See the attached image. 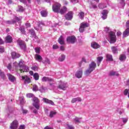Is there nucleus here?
<instances>
[{"instance_id": "nucleus-1", "label": "nucleus", "mask_w": 129, "mask_h": 129, "mask_svg": "<svg viewBox=\"0 0 129 129\" xmlns=\"http://www.w3.org/2000/svg\"><path fill=\"white\" fill-rule=\"evenodd\" d=\"M95 68H96V63L95 62H91V63L89 65V68L85 72V75H89L91 72L94 71Z\"/></svg>"}, {"instance_id": "nucleus-2", "label": "nucleus", "mask_w": 129, "mask_h": 129, "mask_svg": "<svg viewBox=\"0 0 129 129\" xmlns=\"http://www.w3.org/2000/svg\"><path fill=\"white\" fill-rule=\"evenodd\" d=\"M23 18L21 16L17 17L15 16L14 19L12 21H6V24H8L9 25H12V24H16V23H18L19 26H21V23L22 22V19Z\"/></svg>"}, {"instance_id": "nucleus-3", "label": "nucleus", "mask_w": 129, "mask_h": 129, "mask_svg": "<svg viewBox=\"0 0 129 129\" xmlns=\"http://www.w3.org/2000/svg\"><path fill=\"white\" fill-rule=\"evenodd\" d=\"M108 37L110 44H114V43L116 42L115 32H114L113 31L109 32Z\"/></svg>"}, {"instance_id": "nucleus-4", "label": "nucleus", "mask_w": 129, "mask_h": 129, "mask_svg": "<svg viewBox=\"0 0 129 129\" xmlns=\"http://www.w3.org/2000/svg\"><path fill=\"white\" fill-rule=\"evenodd\" d=\"M42 82H49V85L50 86H52V88L53 89L54 87H53V86H54V83H53V82H55V81H54V79L51 78H49V77H44L42 78Z\"/></svg>"}, {"instance_id": "nucleus-5", "label": "nucleus", "mask_w": 129, "mask_h": 129, "mask_svg": "<svg viewBox=\"0 0 129 129\" xmlns=\"http://www.w3.org/2000/svg\"><path fill=\"white\" fill-rule=\"evenodd\" d=\"M61 9V4L56 3L52 6V10L54 13H59Z\"/></svg>"}, {"instance_id": "nucleus-6", "label": "nucleus", "mask_w": 129, "mask_h": 129, "mask_svg": "<svg viewBox=\"0 0 129 129\" xmlns=\"http://www.w3.org/2000/svg\"><path fill=\"white\" fill-rule=\"evenodd\" d=\"M89 26V24L86 22L82 23L79 28V31L80 33H83V32H84V29H85V28H87Z\"/></svg>"}, {"instance_id": "nucleus-7", "label": "nucleus", "mask_w": 129, "mask_h": 129, "mask_svg": "<svg viewBox=\"0 0 129 129\" xmlns=\"http://www.w3.org/2000/svg\"><path fill=\"white\" fill-rule=\"evenodd\" d=\"M76 41V37L74 36H69L67 38V42L69 44H74Z\"/></svg>"}, {"instance_id": "nucleus-8", "label": "nucleus", "mask_w": 129, "mask_h": 129, "mask_svg": "<svg viewBox=\"0 0 129 129\" xmlns=\"http://www.w3.org/2000/svg\"><path fill=\"white\" fill-rule=\"evenodd\" d=\"M18 43L21 49H22V50H23V51H26L27 47L26 46V43H25V42L22 40H19L18 41Z\"/></svg>"}, {"instance_id": "nucleus-9", "label": "nucleus", "mask_w": 129, "mask_h": 129, "mask_svg": "<svg viewBox=\"0 0 129 129\" xmlns=\"http://www.w3.org/2000/svg\"><path fill=\"white\" fill-rule=\"evenodd\" d=\"M126 26L127 29L123 32V37H127V36H129V21L126 22Z\"/></svg>"}, {"instance_id": "nucleus-10", "label": "nucleus", "mask_w": 129, "mask_h": 129, "mask_svg": "<svg viewBox=\"0 0 129 129\" xmlns=\"http://www.w3.org/2000/svg\"><path fill=\"white\" fill-rule=\"evenodd\" d=\"M18 126H19V122H18V120H15L11 124L10 128H11V129H17V128H18Z\"/></svg>"}, {"instance_id": "nucleus-11", "label": "nucleus", "mask_w": 129, "mask_h": 129, "mask_svg": "<svg viewBox=\"0 0 129 129\" xmlns=\"http://www.w3.org/2000/svg\"><path fill=\"white\" fill-rule=\"evenodd\" d=\"M67 87L66 86V83L60 82L59 85L57 86V89L61 90H66Z\"/></svg>"}, {"instance_id": "nucleus-12", "label": "nucleus", "mask_w": 129, "mask_h": 129, "mask_svg": "<svg viewBox=\"0 0 129 129\" xmlns=\"http://www.w3.org/2000/svg\"><path fill=\"white\" fill-rule=\"evenodd\" d=\"M66 20L71 21L73 18V12L72 11L69 12L65 16Z\"/></svg>"}, {"instance_id": "nucleus-13", "label": "nucleus", "mask_w": 129, "mask_h": 129, "mask_svg": "<svg viewBox=\"0 0 129 129\" xmlns=\"http://www.w3.org/2000/svg\"><path fill=\"white\" fill-rule=\"evenodd\" d=\"M21 78L24 80V84H29L31 83V79L27 76H22Z\"/></svg>"}, {"instance_id": "nucleus-14", "label": "nucleus", "mask_w": 129, "mask_h": 129, "mask_svg": "<svg viewBox=\"0 0 129 129\" xmlns=\"http://www.w3.org/2000/svg\"><path fill=\"white\" fill-rule=\"evenodd\" d=\"M108 14V11L106 10H104L102 11L101 14H102V19L103 20H105L107 18V14Z\"/></svg>"}, {"instance_id": "nucleus-15", "label": "nucleus", "mask_w": 129, "mask_h": 129, "mask_svg": "<svg viewBox=\"0 0 129 129\" xmlns=\"http://www.w3.org/2000/svg\"><path fill=\"white\" fill-rule=\"evenodd\" d=\"M43 102L47 103V104H51V105H54V102L51 100H49L46 98H43L42 99Z\"/></svg>"}, {"instance_id": "nucleus-16", "label": "nucleus", "mask_w": 129, "mask_h": 129, "mask_svg": "<svg viewBox=\"0 0 129 129\" xmlns=\"http://www.w3.org/2000/svg\"><path fill=\"white\" fill-rule=\"evenodd\" d=\"M43 102L47 103V104H51V105H54V102L51 100H49L46 98H43L42 99Z\"/></svg>"}, {"instance_id": "nucleus-17", "label": "nucleus", "mask_w": 129, "mask_h": 129, "mask_svg": "<svg viewBox=\"0 0 129 129\" xmlns=\"http://www.w3.org/2000/svg\"><path fill=\"white\" fill-rule=\"evenodd\" d=\"M11 55L13 59H17L18 58H20L21 57V54L18 53H17L15 51H13L11 53Z\"/></svg>"}, {"instance_id": "nucleus-18", "label": "nucleus", "mask_w": 129, "mask_h": 129, "mask_svg": "<svg viewBox=\"0 0 129 129\" xmlns=\"http://www.w3.org/2000/svg\"><path fill=\"white\" fill-rule=\"evenodd\" d=\"M7 76L10 81L11 82H15V81L16 80V77H15V76L11 75V74H7Z\"/></svg>"}, {"instance_id": "nucleus-19", "label": "nucleus", "mask_w": 129, "mask_h": 129, "mask_svg": "<svg viewBox=\"0 0 129 129\" xmlns=\"http://www.w3.org/2000/svg\"><path fill=\"white\" fill-rule=\"evenodd\" d=\"M109 76H119V74L118 72L111 71L109 73Z\"/></svg>"}, {"instance_id": "nucleus-20", "label": "nucleus", "mask_w": 129, "mask_h": 129, "mask_svg": "<svg viewBox=\"0 0 129 129\" xmlns=\"http://www.w3.org/2000/svg\"><path fill=\"white\" fill-rule=\"evenodd\" d=\"M91 47L94 49H98V48H100V45L96 42H93L91 43Z\"/></svg>"}, {"instance_id": "nucleus-21", "label": "nucleus", "mask_w": 129, "mask_h": 129, "mask_svg": "<svg viewBox=\"0 0 129 129\" xmlns=\"http://www.w3.org/2000/svg\"><path fill=\"white\" fill-rule=\"evenodd\" d=\"M82 70H80L76 73V77L77 78H81L82 77Z\"/></svg>"}, {"instance_id": "nucleus-22", "label": "nucleus", "mask_w": 129, "mask_h": 129, "mask_svg": "<svg viewBox=\"0 0 129 129\" xmlns=\"http://www.w3.org/2000/svg\"><path fill=\"white\" fill-rule=\"evenodd\" d=\"M67 11H68V9L66 8V7L63 6L62 8H61L60 9L59 12L58 13H59V14H61V15H63V14H65V13H66Z\"/></svg>"}, {"instance_id": "nucleus-23", "label": "nucleus", "mask_w": 129, "mask_h": 129, "mask_svg": "<svg viewBox=\"0 0 129 129\" xmlns=\"http://www.w3.org/2000/svg\"><path fill=\"white\" fill-rule=\"evenodd\" d=\"M13 41V38H12V36L11 35L7 36L5 38V42L6 43H12Z\"/></svg>"}, {"instance_id": "nucleus-24", "label": "nucleus", "mask_w": 129, "mask_h": 129, "mask_svg": "<svg viewBox=\"0 0 129 129\" xmlns=\"http://www.w3.org/2000/svg\"><path fill=\"white\" fill-rule=\"evenodd\" d=\"M35 58L37 61H38V62H41V61H43V58L42 56L38 54H35Z\"/></svg>"}, {"instance_id": "nucleus-25", "label": "nucleus", "mask_w": 129, "mask_h": 129, "mask_svg": "<svg viewBox=\"0 0 129 129\" xmlns=\"http://www.w3.org/2000/svg\"><path fill=\"white\" fill-rule=\"evenodd\" d=\"M28 33L29 34H30V35H31V37L37 38V36H36V33H35V30H34V29L29 30Z\"/></svg>"}, {"instance_id": "nucleus-26", "label": "nucleus", "mask_w": 129, "mask_h": 129, "mask_svg": "<svg viewBox=\"0 0 129 129\" xmlns=\"http://www.w3.org/2000/svg\"><path fill=\"white\" fill-rule=\"evenodd\" d=\"M0 77L2 78V79H3V80H5L6 77L5 72L2 71V70H0Z\"/></svg>"}, {"instance_id": "nucleus-27", "label": "nucleus", "mask_w": 129, "mask_h": 129, "mask_svg": "<svg viewBox=\"0 0 129 129\" xmlns=\"http://www.w3.org/2000/svg\"><path fill=\"white\" fill-rule=\"evenodd\" d=\"M103 59V57L102 56H99L97 58V64L98 66H99V65H100V63H101V61H102Z\"/></svg>"}, {"instance_id": "nucleus-28", "label": "nucleus", "mask_w": 129, "mask_h": 129, "mask_svg": "<svg viewBox=\"0 0 129 129\" xmlns=\"http://www.w3.org/2000/svg\"><path fill=\"white\" fill-rule=\"evenodd\" d=\"M42 17H46L48 16V12L46 10H42L40 12Z\"/></svg>"}, {"instance_id": "nucleus-29", "label": "nucleus", "mask_w": 129, "mask_h": 129, "mask_svg": "<svg viewBox=\"0 0 129 129\" xmlns=\"http://www.w3.org/2000/svg\"><path fill=\"white\" fill-rule=\"evenodd\" d=\"M106 60L107 61H113L112 55L111 54H106Z\"/></svg>"}, {"instance_id": "nucleus-30", "label": "nucleus", "mask_w": 129, "mask_h": 129, "mask_svg": "<svg viewBox=\"0 0 129 129\" xmlns=\"http://www.w3.org/2000/svg\"><path fill=\"white\" fill-rule=\"evenodd\" d=\"M33 106L34 107L36 108L37 110H39L40 109V103H33Z\"/></svg>"}, {"instance_id": "nucleus-31", "label": "nucleus", "mask_w": 129, "mask_h": 129, "mask_svg": "<svg viewBox=\"0 0 129 129\" xmlns=\"http://www.w3.org/2000/svg\"><path fill=\"white\" fill-rule=\"evenodd\" d=\"M82 100L81 99V98L80 97H78V98H73L72 100V103H75V102H77V101H81Z\"/></svg>"}, {"instance_id": "nucleus-32", "label": "nucleus", "mask_w": 129, "mask_h": 129, "mask_svg": "<svg viewBox=\"0 0 129 129\" xmlns=\"http://www.w3.org/2000/svg\"><path fill=\"white\" fill-rule=\"evenodd\" d=\"M112 52L113 54H117V47L115 46H112L111 47Z\"/></svg>"}, {"instance_id": "nucleus-33", "label": "nucleus", "mask_w": 129, "mask_h": 129, "mask_svg": "<svg viewBox=\"0 0 129 129\" xmlns=\"http://www.w3.org/2000/svg\"><path fill=\"white\" fill-rule=\"evenodd\" d=\"M65 58H66V56H65V55L62 54L61 55V56L59 57L58 60L60 62H63V61H64V60H65Z\"/></svg>"}, {"instance_id": "nucleus-34", "label": "nucleus", "mask_w": 129, "mask_h": 129, "mask_svg": "<svg viewBox=\"0 0 129 129\" xmlns=\"http://www.w3.org/2000/svg\"><path fill=\"white\" fill-rule=\"evenodd\" d=\"M58 43H59L60 45H63V44H64V39H63L62 36H60V37L59 38Z\"/></svg>"}, {"instance_id": "nucleus-35", "label": "nucleus", "mask_w": 129, "mask_h": 129, "mask_svg": "<svg viewBox=\"0 0 129 129\" xmlns=\"http://www.w3.org/2000/svg\"><path fill=\"white\" fill-rule=\"evenodd\" d=\"M126 59V56L124 54H121L119 57L120 61H123V60H125Z\"/></svg>"}, {"instance_id": "nucleus-36", "label": "nucleus", "mask_w": 129, "mask_h": 129, "mask_svg": "<svg viewBox=\"0 0 129 129\" xmlns=\"http://www.w3.org/2000/svg\"><path fill=\"white\" fill-rule=\"evenodd\" d=\"M57 112L55 111H51L49 113V117H53L54 115H56Z\"/></svg>"}, {"instance_id": "nucleus-37", "label": "nucleus", "mask_w": 129, "mask_h": 129, "mask_svg": "<svg viewBox=\"0 0 129 129\" xmlns=\"http://www.w3.org/2000/svg\"><path fill=\"white\" fill-rule=\"evenodd\" d=\"M24 11V7L21 6H19L18 8L17 9V12H19L20 13L23 12Z\"/></svg>"}, {"instance_id": "nucleus-38", "label": "nucleus", "mask_w": 129, "mask_h": 129, "mask_svg": "<svg viewBox=\"0 0 129 129\" xmlns=\"http://www.w3.org/2000/svg\"><path fill=\"white\" fill-rule=\"evenodd\" d=\"M33 103H40V100H39V99L36 97H34V98H33Z\"/></svg>"}, {"instance_id": "nucleus-39", "label": "nucleus", "mask_w": 129, "mask_h": 129, "mask_svg": "<svg viewBox=\"0 0 129 129\" xmlns=\"http://www.w3.org/2000/svg\"><path fill=\"white\" fill-rule=\"evenodd\" d=\"M39 74L35 73L33 75V78L35 79V80H39Z\"/></svg>"}, {"instance_id": "nucleus-40", "label": "nucleus", "mask_w": 129, "mask_h": 129, "mask_svg": "<svg viewBox=\"0 0 129 129\" xmlns=\"http://www.w3.org/2000/svg\"><path fill=\"white\" fill-rule=\"evenodd\" d=\"M119 3L120 5H121L120 8H123V7L125 6V2H124V0H119Z\"/></svg>"}, {"instance_id": "nucleus-41", "label": "nucleus", "mask_w": 129, "mask_h": 129, "mask_svg": "<svg viewBox=\"0 0 129 129\" xmlns=\"http://www.w3.org/2000/svg\"><path fill=\"white\" fill-rule=\"evenodd\" d=\"M74 121H75L76 123H80V122H81V118L76 117V118L74 119Z\"/></svg>"}, {"instance_id": "nucleus-42", "label": "nucleus", "mask_w": 129, "mask_h": 129, "mask_svg": "<svg viewBox=\"0 0 129 129\" xmlns=\"http://www.w3.org/2000/svg\"><path fill=\"white\" fill-rule=\"evenodd\" d=\"M90 8L94 9V10H96V9H97V6L96 5L91 3L90 5Z\"/></svg>"}, {"instance_id": "nucleus-43", "label": "nucleus", "mask_w": 129, "mask_h": 129, "mask_svg": "<svg viewBox=\"0 0 129 129\" xmlns=\"http://www.w3.org/2000/svg\"><path fill=\"white\" fill-rule=\"evenodd\" d=\"M20 2L25 4H27V3H28V4L31 3V0H20Z\"/></svg>"}, {"instance_id": "nucleus-44", "label": "nucleus", "mask_w": 129, "mask_h": 129, "mask_svg": "<svg viewBox=\"0 0 129 129\" xmlns=\"http://www.w3.org/2000/svg\"><path fill=\"white\" fill-rule=\"evenodd\" d=\"M26 96L29 98H33L34 97H35V96H34V94H33L32 93L27 94Z\"/></svg>"}, {"instance_id": "nucleus-45", "label": "nucleus", "mask_w": 129, "mask_h": 129, "mask_svg": "<svg viewBox=\"0 0 129 129\" xmlns=\"http://www.w3.org/2000/svg\"><path fill=\"white\" fill-rule=\"evenodd\" d=\"M79 18L81 19V20L83 19V18H84V13L81 12L79 14Z\"/></svg>"}, {"instance_id": "nucleus-46", "label": "nucleus", "mask_w": 129, "mask_h": 129, "mask_svg": "<svg viewBox=\"0 0 129 129\" xmlns=\"http://www.w3.org/2000/svg\"><path fill=\"white\" fill-rule=\"evenodd\" d=\"M34 50L37 54H40V52L41 51V47H36Z\"/></svg>"}, {"instance_id": "nucleus-47", "label": "nucleus", "mask_w": 129, "mask_h": 129, "mask_svg": "<svg viewBox=\"0 0 129 129\" xmlns=\"http://www.w3.org/2000/svg\"><path fill=\"white\" fill-rule=\"evenodd\" d=\"M20 31L21 32L22 34H24V35L26 34V31H25V28L23 27H20L19 28Z\"/></svg>"}, {"instance_id": "nucleus-48", "label": "nucleus", "mask_w": 129, "mask_h": 129, "mask_svg": "<svg viewBox=\"0 0 129 129\" xmlns=\"http://www.w3.org/2000/svg\"><path fill=\"white\" fill-rule=\"evenodd\" d=\"M39 91L43 93V92H45V91H46V89L44 88L43 86H41L39 89Z\"/></svg>"}, {"instance_id": "nucleus-49", "label": "nucleus", "mask_w": 129, "mask_h": 129, "mask_svg": "<svg viewBox=\"0 0 129 129\" xmlns=\"http://www.w3.org/2000/svg\"><path fill=\"white\" fill-rule=\"evenodd\" d=\"M39 88H38V86L35 85L33 86V91H38Z\"/></svg>"}, {"instance_id": "nucleus-50", "label": "nucleus", "mask_w": 129, "mask_h": 129, "mask_svg": "<svg viewBox=\"0 0 129 129\" xmlns=\"http://www.w3.org/2000/svg\"><path fill=\"white\" fill-rule=\"evenodd\" d=\"M5 52V47L4 46H0V53H4Z\"/></svg>"}, {"instance_id": "nucleus-51", "label": "nucleus", "mask_w": 129, "mask_h": 129, "mask_svg": "<svg viewBox=\"0 0 129 129\" xmlns=\"http://www.w3.org/2000/svg\"><path fill=\"white\" fill-rule=\"evenodd\" d=\"M32 70L34 71H38V67L37 66H33L31 68Z\"/></svg>"}, {"instance_id": "nucleus-52", "label": "nucleus", "mask_w": 129, "mask_h": 129, "mask_svg": "<svg viewBox=\"0 0 129 129\" xmlns=\"http://www.w3.org/2000/svg\"><path fill=\"white\" fill-rule=\"evenodd\" d=\"M98 7L100 9H104V6L103 5V4L100 3L99 4Z\"/></svg>"}, {"instance_id": "nucleus-53", "label": "nucleus", "mask_w": 129, "mask_h": 129, "mask_svg": "<svg viewBox=\"0 0 129 129\" xmlns=\"http://www.w3.org/2000/svg\"><path fill=\"white\" fill-rule=\"evenodd\" d=\"M128 90L127 89H126L124 91V95H127V94H128Z\"/></svg>"}, {"instance_id": "nucleus-54", "label": "nucleus", "mask_w": 129, "mask_h": 129, "mask_svg": "<svg viewBox=\"0 0 129 129\" xmlns=\"http://www.w3.org/2000/svg\"><path fill=\"white\" fill-rule=\"evenodd\" d=\"M23 63H24V61H23L22 59H21L19 62L18 63L19 67H21L23 65Z\"/></svg>"}, {"instance_id": "nucleus-55", "label": "nucleus", "mask_w": 129, "mask_h": 129, "mask_svg": "<svg viewBox=\"0 0 129 129\" xmlns=\"http://www.w3.org/2000/svg\"><path fill=\"white\" fill-rule=\"evenodd\" d=\"M52 48L53 49H58L59 48V46L58 45H57L56 44H54V45H53Z\"/></svg>"}, {"instance_id": "nucleus-56", "label": "nucleus", "mask_w": 129, "mask_h": 129, "mask_svg": "<svg viewBox=\"0 0 129 129\" xmlns=\"http://www.w3.org/2000/svg\"><path fill=\"white\" fill-rule=\"evenodd\" d=\"M26 126L25 125H21L18 129H25Z\"/></svg>"}, {"instance_id": "nucleus-57", "label": "nucleus", "mask_w": 129, "mask_h": 129, "mask_svg": "<svg viewBox=\"0 0 129 129\" xmlns=\"http://www.w3.org/2000/svg\"><path fill=\"white\" fill-rule=\"evenodd\" d=\"M22 113L23 114H27L28 113V110L22 109Z\"/></svg>"}, {"instance_id": "nucleus-58", "label": "nucleus", "mask_w": 129, "mask_h": 129, "mask_svg": "<svg viewBox=\"0 0 129 129\" xmlns=\"http://www.w3.org/2000/svg\"><path fill=\"white\" fill-rule=\"evenodd\" d=\"M7 68L9 70H11L12 69V63H9L7 66Z\"/></svg>"}, {"instance_id": "nucleus-59", "label": "nucleus", "mask_w": 129, "mask_h": 129, "mask_svg": "<svg viewBox=\"0 0 129 129\" xmlns=\"http://www.w3.org/2000/svg\"><path fill=\"white\" fill-rule=\"evenodd\" d=\"M71 2L74 5H75V4H77V3H78V1L77 0H71Z\"/></svg>"}, {"instance_id": "nucleus-60", "label": "nucleus", "mask_w": 129, "mask_h": 129, "mask_svg": "<svg viewBox=\"0 0 129 129\" xmlns=\"http://www.w3.org/2000/svg\"><path fill=\"white\" fill-rule=\"evenodd\" d=\"M68 127L69 129H74V126L72 125H68Z\"/></svg>"}, {"instance_id": "nucleus-61", "label": "nucleus", "mask_w": 129, "mask_h": 129, "mask_svg": "<svg viewBox=\"0 0 129 129\" xmlns=\"http://www.w3.org/2000/svg\"><path fill=\"white\" fill-rule=\"evenodd\" d=\"M25 26H26V28H30V27H31V24H30L29 23H27L25 24Z\"/></svg>"}, {"instance_id": "nucleus-62", "label": "nucleus", "mask_w": 129, "mask_h": 129, "mask_svg": "<svg viewBox=\"0 0 129 129\" xmlns=\"http://www.w3.org/2000/svg\"><path fill=\"white\" fill-rule=\"evenodd\" d=\"M60 51H65V47L63 46H61L60 47Z\"/></svg>"}, {"instance_id": "nucleus-63", "label": "nucleus", "mask_w": 129, "mask_h": 129, "mask_svg": "<svg viewBox=\"0 0 129 129\" xmlns=\"http://www.w3.org/2000/svg\"><path fill=\"white\" fill-rule=\"evenodd\" d=\"M13 65L15 67H18V66H19V63H18V62H15L13 63Z\"/></svg>"}, {"instance_id": "nucleus-64", "label": "nucleus", "mask_w": 129, "mask_h": 129, "mask_svg": "<svg viewBox=\"0 0 129 129\" xmlns=\"http://www.w3.org/2000/svg\"><path fill=\"white\" fill-rule=\"evenodd\" d=\"M44 129H54L52 127H50L49 126H46V127H44Z\"/></svg>"}]
</instances>
